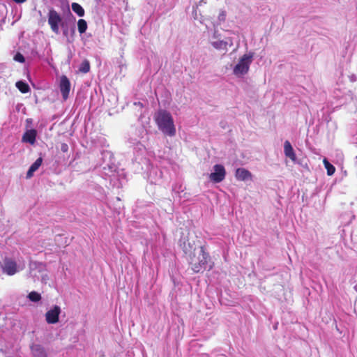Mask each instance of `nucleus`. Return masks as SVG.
<instances>
[{"mask_svg": "<svg viewBox=\"0 0 357 357\" xmlns=\"http://www.w3.org/2000/svg\"><path fill=\"white\" fill-rule=\"evenodd\" d=\"M62 18L60 15L54 9L50 10L48 13V24L52 31L58 34L59 33V25L61 22Z\"/></svg>", "mask_w": 357, "mask_h": 357, "instance_id": "obj_4", "label": "nucleus"}, {"mask_svg": "<svg viewBox=\"0 0 357 357\" xmlns=\"http://www.w3.org/2000/svg\"><path fill=\"white\" fill-rule=\"evenodd\" d=\"M71 7L73 12H75L78 16L82 17L84 15V10L78 3H73Z\"/></svg>", "mask_w": 357, "mask_h": 357, "instance_id": "obj_16", "label": "nucleus"}, {"mask_svg": "<svg viewBox=\"0 0 357 357\" xmlns=\"http://www.w3.org/2000/svg\"><path fill=\"white\" fill-rule=\"evenodd\" d=\"M213 172H211L209 174V178L212 182L218 183L225 180L226 176V170L222 165H215L213 166Z\"/></svg>", "mask_w": 357, "mask_h": 357, "instance_id": "obj_5", "label": "nucleus"}, {"mask_svg": "<svg viewBox=\"0 0 357 357\" xmlns=\"http://www.w3.org/2000/svg\"><path fill=\"white\" fill-rule=\"evenodd\" d=\"M3 271L8 275H13L18 272L17 263L10 259H5Z\"/></svg>", "mask_w": 357, "mask_h": 357, "instance_id": "obj_7", "label": "nucleus"}, {"mask_svg": "<svg viewBox=\"0 0 357 357\" xmlns=\"http://www.w3.org/2000/svg\"><path fill=\"white\" fill-rule=\"evenodd\" d=\"M284 152L286 157L290 158L292 161L295 162L296 160V153L294 149L289 141H285L284 144Z\"/></svg>", "mask_w": 357, "mask_h": 357, "instance_id": "obj_11", "label": "nucleus"}, {"mask_svg": "<svg viewBox=\"0 0 357 357\" xmlns=\"http://www.w3.org/2000/svg\"><path fill=\"white\" fill-rule=\"evenodd\" d=\"M323 162L325 168L327 170V174L328 176H332L335 172V167L332 164H331L326 158L324 159Z\"/></svg>", "mask_w": 357, "mask_h": 357, "instance_id": "obj_17", "label": "nucleus"}, {"mask_svg": "<svg viewBox=\"0 0 357 357\" xmlns=\"http://www.w3.org/2000/svg\"><path fill=\"white\" fill-rule=\"evenodd\" d=\"M14 59H15V61H19L20 63H23L25 61L24 56L22 54H21L20 53H17L15 56Z\"/></svg>", "mask_w": 357, "mask_h": 357, "instance_id": "obj_21", "label": "nucleus"}, {"mask_svg": "<svg viewBox=\"0 0 357 357\" xmlns=\"http://www.w3.org/2000/svg\"><path fill=\"white\" fill-rule=\"evenodd\" d=\"M31 354L34 357H47L45 348L38 344H33L31 346Z\"/></svg>", "mask_w": 357, "mask_h": 357, "instance_id": "obj_10", "label": "nucleus"}, {"mask_svg": "<svg viewBox=\"0 0 357 357\" xmlns=\"http://www.w3.org/2000/svg\"><path fill=\"white\" fill-rule=\"evenodd\" d=\"M36 130L34 129L27 130L22 137V141L33 144L36 142Z\"/></svg>", "mask_w": 357, "mask_h": 357, "instance_id": "obj_12", "label": "nucleus"}, {"mask_svg": "<svg viewBox=\"0 0 357 357\" xmlns=\"http://www.w3.org/2000/svg\"><path fill=\"white\" fill-rule=\"evenodd\" d=\"M14 2L17 3H22L26 1V0H13Z\"/></svg>", "mask_w": 357, "mask_h": 357, "instance_id": "obj_23", "label": "nucleus"}, {"mask_svg": "<svg viewBox=\"0 0 357 357\" xmlns=\"http://www.w3.org/2000/svg\"><path fill=\"white\" fill-rule=\"evenodd\" d=\"M138 106H140V105H142V104L140 102H138Z\"/></svg>", "mask_w": 357, "mask_h": 357, "instance_id": "obj_25", "label": "nucleus"}, {"mask_svg": "<svg viewBox=\"0 0 357 357\" xmlns=\"http://www.w3.org/2000/svg\"><path fill=\"white\" fill-rule=\"evenodd\" d=\"M43 162V158L41 157L38 158L29 167V170L26 173V178H30L33 176V173L38 169V168L41 166Z\"/></svg>", "mask_w": 357, "mask_h": 357, "instance_id": "obj_13", "label": "nucleus"}, {"mask_svg": "<svg viewBox=\"0 0 357 357\" xmlns=\"http://www.w3.org/2000/svg\"><path fill=\"white\" fill-rule=\"evenodd\" d=\"M251 63L252 56L244 54L234 68V74L236 76H241L246 74L249 70Z\"/></svg>", "mask_w": 357, "mask_h": 357, "instance_id": "obj_3", "label": "nucleus"}, {"mask_svg": "<svg viewBox=\"0 0 357 357\" xmlns=\"http://www.w3.org/2000/svg\"><path fill=\"white\" fill-rule=\"evenodd\" d=\"M61 151L63 153H66L68 151V146L66 143H63L61 145Z\"/></svg>", "mask_w": 357, "mask_h": 357, "instance_id": "obj_22", "label": "nucleus"}, {"mask_svg": "<svg viewBox=\"0 0 357 357\" xmlns=\"http://www.w3.org/2000/svg\"><path fill=\"white\" fill-rule=\"evenodd\" d=\"M189 263L192 271L195 273L205 270H211L213 267V262L211 257L204 250V247H195L192 254L190 255Z\"/></svg>", "mask_w": 357, "mask_h": 357, "instance_id": "obj_1", "label": "nucleus"}, {"mask_svg": "<svg viewBox=\"0 0 357 357\" xmlns=\"http://www.w3.org/2000/svg\"><path fill=\"white\" fill-rule=\"evenodd\" d=\"M236 178L238 181H246L252 179V174L245 168H238L235 174Z\"/></svg>", "mask_w": 357, "mask_h": 357, "instance_id": "obj_9", "label": "nucleus"}, {"mask_svg": "<svg viewBox=\"0 0 357 357\" xmlns=\"http://www.w3.org/2000/svg\"><path fill=\"white\" fill-rule=\"evenodd\" d=\"M77 28L79 33H84L87 29L86 21L84 19H79L77 22Z\"/></svg>", "mask_w": 357, "mask_h": 357, "instance_id": "obj_18", "label": "nucleus"}, {"mask_svg": "<svg viewBox=\"0 0 357 357\" xmlns=\"http://www.w3.org/2000/svg\"><path fill=\"white\" fill-rule=\"evenodd\" d=\"M79 70L83 73H87L90 70V63L86 59L84 60L80 65Z\"/></svg>", "mask_w": 357, "mask_h": 357, "instance_id": "obj_20", "label": "nucleus"}, {"mask_svg": "<svg viewBox=\"0 0 357 357\" xmlns=\"http://www.w3.org/2000/svg\"><path fill=\"white\" fill-rule=\"evenodd\" d=\"M27 298L29 301L37 303L41 300V295L38 292L33 291L28 294Z\"/></svg>", "mask_w": 357, "mask_h": 357, "instance_id": "obj_19", "label": "nucleus"}, {"mask_svg": "<svg viewBox=\"0 0 357 357\" xmlns=\"http://www.w3.org/2000/svg\"><path fill=\"white\" fill-rule=\"evenodd\" d=\"M212 46L218 50H227L228 42L225 40H217L211 43Z\"/></svg>", "mask_w": 357, "mask_h": 357, "instance_id": "obj_14", "label": "nucleus"}, {"mask_svg": "<svg viewBox=\"0 0 357 357\" xmlns=\"http://www.w3.org/2000/svg\"><path fill=\"white\" fill-rule=\"evenodd\" d=\"M61 309L59 305H54L52 308L47 311L45 313V320L49 324H56L59 320V315Z\"/></svg>", "mask_w": 357, "mask_h": 357, "instance_id": "obj_6", "label": "nucleus"}, {"mask_svg": "<svg viewBox=\"0 0 357 357\" xmlns=\"http://www.w3.org/2000/svg\"><path fill=\"white\" fill-rule=\"evenodd\" d=\"M60 91L64 100L68 98L70 90V82L66 75H62L60 78L59 84Z\"/></svg>", "mask_w": 357, "mask_h": 357, "instance_id": "obj_8", "label": "nucleus"}, {"mask_svg": "<svg viewBox=\"0 0 357 357\" xmlns=\"http://www.w3.org/2000/svg\"><path fill=\"white\" fill-rule=\"evenodd\" d=\"M138 106H140V105H142V104L140 102H138Z\"/></svg>", "mask_w": 357, "mask_h": 357, "instance_id": "obj_24", "label": "nucleus"}, {"mask_svg": "<svg viewBox=\"0 0 357 357\" xmlns=\"http://www.w3.org/2000/svg\"><path fill=\"white\" fill-rule=\"evenodd\" d=\"M154 120L160 130L172 137L176 135V128L171 114L165 109H159L154 115Z\"/></svg>", "mask_w": 357, "mask_h": 357, "instance_id": "obj_2", "label": "nucleus"}, {"mask_svg": "<svg viewBox=\"0 0 357 357\" xmlns=\"http://www.w3.org/2000/svg\"><path fill=\"white\" fill-rule=\"evenodd\" d=\"M17 89L22 93H28L30 91V87L26 82L23 81H18L15 84Z\"/></svg>", "mask_w": 357, "mask_h": 357, "instance_id": "obj_15", "label": "nucleus"}]
</instances>
